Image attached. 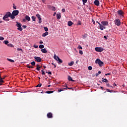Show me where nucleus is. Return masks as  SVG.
<instances>
[{
    "label": "nucleus",
    "instance_id": "f257e3e1",
    "mask_svg": "<svg viewBox=\"0 0 127 127\" xmlns=\"http://www.w3.org/2000/svg\"><path fill=\"white\" fill-rule=\"evenodd\" d=\"M18 13H19V11L18 10H14L12 11V14H11V19H14V18H15V16H16V15H18Z\"/></svg>",
    "mask_w": 127,
    "mask_h": 127
},
{
    "label": "nucleus",
    "instance_id": "f03ea898",
    "mask_svg": "<svg viewBox=\"0 0 127 127\" xmlns=\"http://www.w3.org/2000/svg\"><path fill=\"white\" fill-rule=\"evenodd\" d=\"M8 17H11V13L9 11L6 12L5 15L3 17V20H5V19L8 18Z\"/></svg>",
    "mask_w": 127,
    "mask_h": 127
},
{
    "label": "nucleus",
    "instance_id": "7ed1b4c3",
    "mask_svg": "<svg viewBox=\"0 0 127 127\" xmlns=\"http://www.w3.org/2000/svg\"><path fill=\"white\" fill-rule=\"evenodd\" d=\"M95 63L96 64H98L100 67H102L103 65H104V63L100 60L99 59H96V60L95 61Z\"/></svg>",
    "mask_w": 127,
    "mask_h": 127
},
{
    "label": "nucleus",
    "instance_id": "20e7f679",
    "mask_svg": "<svg viewBox=\"0 0 127 127\" xmlns=\"http://www.w3.org/2000/svg\"><path fill=\"white\" fill-rule=\"evenodd\" d=\"M114 23L117 26H121L122 22H121V20H120V19H116L114 21Z\"/></svg>",
    "mask_w": 127,
    "mask_h": 127
},
{
    "label": "nucleus",
    "instance_id": "39448f33",
    "mask_svg": "<svg viewBox=\"0 0 127 127\" xmlns=\"http://www.w3.org/2000/svg\"><path fill=\"white\" fill-rule=\"evenodd\" d=\"M16 26H17V30H19V31H22V28L21 27V23H18V22H16Z\"/></svg>",
    "mask_w": 127,
    "mask_h": 127
},
{
    "label": "nucleus",
    "instance_id": "423d86ee",
    "mask_svg": "<svg viewBox=\"0 0 127 127\" xmlns=\"http://www.w3.org/2000/svg\"><path fill=\"white\" fill-rule=\"evenodd\" d=\"M97 23H98L99 25V28L101 30H104V29H106V27L103 26L102 24H101L100 22H99L98 21H96Z\"/></svg>",
    "mask_w": 127,
    "mask_h": 127
},
{
    "label": "nucleus",
    "instance_id": "0eeeda50",
    "mask_svg": "<svg viewBox=\"0 0 127 127\" xmlns=\"http://www.w3.org/2000/svg\"><path fill=\"white\" fill-rule=\"evenodd\" d=\"M95 51L97 52H103L104 49L102 47H96L95 48Z\"/></svg>",
    "mask_w": 127,
    "mask_h": 127
},
{
    "label": "nucleus",
    "instance_id": "6e6552de",
    "mask_svg": "<svg viewBox=\"0 0 127 127\" xmlns=\"http://www.w3.org/2000/svg\"><path fill=\"white\" fill-rule=\"evenodd\" d=\"M101 24L103 26H108L109 25V22L108 21H101Z\"/></svg>",
    "mask_w": 127,
    "mask_h": 127
},
{
    "label": "nucleus",
    "instance_id": "1a4fd4ad",
    "mask_svg": "<svg viewBox=\"0 0 127 127\" xmlns=\"http://www.w3.org/2000/svg\"><path fill=\"white\" fill-rule=\"evenodd\" d=\"M48 8H49V9H51V10H53V11H55V10H56L57 9L56 8H55V7L51 6L50 5H48Z\"/></svg>",
    "mask_w": 127,
    "mask_h": 127
},
{
    "label": "nucleus",
    "instance_id": "9d476101",
    "mask_svg": "<svg viewBox=\"0 0 127 127\" xmlns=\"http://www.w3.org/2000/svg\"><path fill=\"white\" fill-rule=\"evenodd\" d=\"M34 59H35V61H36V62H41L42 59L39 57H34Z\"/></svg>",
    "mask_w": 127,
    "mask_h": 127
},
{
    "label": "nucleus",
    "instance_id": "9b49d317",
    "mask_svg": "<svg viewBox=\"0 0 127 127\" xmlns=\"http://www.w3.org/2000/svg\"><path fill=\"white\" fill-rule=\"evenodd\" d=\"M47 116L48 119H52V118H53V114H52L51 112L48 113Z\"/></svg>",
    "mask_w": 127,
    "mask_h": 127
},
{
    "label": "nucleus",
    "instance_id": "f8f14e48",
    "mask_svg": "<svg viewBox=\"0 0 127 127\" xmlns=\"http://www.w3.org/2000/svg\"><path fill=\"white\" fill-rule=\"evenodd\" d=\"M36 16L37 17V18H38L39 21V23H41L42 21H41V16L39 14H37Z\"/></svg>",
    "mask_w": 127,
    "mask_h": 127
},
{
    "label": "nucleus",
    "instance_id": "ddd939ff",
    "mask_svg": "<svg viewBox=\"0 0 127 127\" xmlns=\"http://www.w3.org/2000/svg\"><path fill=\"white\" fill-rule=\"evenodd\" d=\"M94 3L95 5H97V6H99V5H100V1L98 0H95L94 1Z\"/></svg>",
    "mask_w": 127,
    "mask_h": 127
},
{
    "label": "nucleus",
    "instance_id": "4468645a",
    "mask_svg": "<svg viewBox=\"0 0 127 127\" xmlns=\"http://www.w3.org/2000/svg\"><path fill=\"white\" fill-rule=\"evenodd\" d=\"M117 12L119 15H123V14H124V11L122 10H119Z\"/></svg>",
    "mask_w": 127,
    "mask_h": 127
},
{
    "label": "nucleus",
    "instance_id": "2eb2a0df",
    "mask_svg": "<svg viewBox=\"0 0 127 127\" xmlns=\"http://www.w3.org/2000/svg\"><path fill=\"white\" fill-rule=\"evenodd\" d=\"M41 52H42V53H45L46 54L48 52L47 51V50H46V48L43 49L41 50Z\"/></svg>",
    "mask_w": 127,
    "mask_h": 127
},
{
    "label": "nucleus",
    "instance_id": "dca6fc26",
    "mask_svg": "<svg viewBox=\"0 0 127 127\" xmlns=\"http://www.w3.org/2000/svg\"><path fill=\"white\" fill-rule=\"evenodd\" d=\"M58 59L57 60V61L59 62V63H63V61L59 58V57H57Z\"/></svg>",
    "mask_w": 127,
    "mask_h": 127
},
{
    "label": "nucleus",
    "instance_id": "f3484780",
    "mask_svg": "<svg viewBox=\"0 0 127 127\" xmlns=\"http://www.w3.org/2000/svg\"><path fill=\"white\" fill-rule=\"evenodd\" d=\"M25 18L26 20H27L28 21H30V17H29V16L26 15Z\"/></svg>",
    "mask_w": 127,
    "mask_h": 127
},
{
    "label": "nucleus",
    "instance_id": "a211bd4d",
    "mask_svg": "<svg viewBox=\"0 0 127 127\" xmlns=\"http://www.w3.org/2000/svg\"><path fill=\"white\" fill-rule=\"evenodd\" d=\"M73 24H74V23H73L72 22V21H69L67 22V25H68V26H72V25H73Z\"/></svg>",
    "mask_w": 127,
    "mask_h": 127
},
{
    "label": "nucleus",
    "instance_id": "6ab92c4d",
    "mask_svg": "<svg viewBox=\"0 0 127 127\" xmlns=\"http://www.w3.org/2000/svg\"><path fill=\"white\" fill-rule=\"evenodd\" d=\"M48 34H49L48 32H46L45 33H44L42 34V37H45V36H47V35H48Z\"/></svg>",
    "mask_w": 127,
    "mask_h": 127
},
{
    "label": "nucleus",
    "instance_id": "aec40b11",
    "mask_svg": "<svg viewBox=\"0 0 127 127\" xmlns=\"http://www.w3.org/2000/svg\"><path fill=\"white\" fill-rule=\"evenodd\" d=\"M68 81H71V82H75V80H73V79L70 76H68Z\"/></svg>",
    "mask_w": 127,
    "mask_h": 127
},
{
    "label": "nucleus",
    "instance_id": "412c9836",
    "mask_svg": "<svg viewBox=\"0 0 127 127\" xmlns=\"http://www.w3.org/2000/svg\"><path fill=\"white\" fill-rule=\"evenodd\" d=\"M102 82H105V83H109V80L106 78H102Z\"/></svg>",
    "mask_w": 127,
    "mask_h": 127
},
{
    "label": "nucleus",
    "instance_id": "4be33fe9",
    "mask_svg": "<svg viewBox=\"0 0 127 127\" xmlns=\"http://www.w3.org/2000/svg\"><path fill=\"white\" fill-rule=\"evenodd\" d=\"M68 66H73L74 65V61H71L70 63L68 64Z\"/></svg>",
    "mask_w": 127,
    "mask_h": 127
},
{
    "label": "nucleus",
    "instance_id": "5701e85b",
    "mask_svg": "<svg viewBox=\"0 0 127 127\" xmlns=\"http://www.w3.org/2000/svg\"><path fill=\"white\" fill-rule=\"evenodd\" d=\"M57 19H60V18H61V14H57Z\"/></svg>",
    "mask_w": 127,
    "mask_h": 127
},
{
    "label": "nucleus",
    "instance_id": "b1692460",
    "mask_svg": "<svg viewBox=\"0 0 127 127\" xmlns=\"http://www.w3.org/2000/svg\"><path fill=\"white\" fill-rule=\"evenodd\" d=\"M106 91L107 92H108L109 93H112V92H114V93H116V91H114L113 90H111L112 91H111V90H110V89H106Z\"/></svg>",
    "mask_w": 127,
    "mask_h": 127
},
{
    "label": "nucleus",
    "instance_id": "393cba45",
    "mask_svg": "<svg viewBox=\"0 0 127 127\" xmlns=\"http://www.w3.org/2000/svg\"><path fill=\"white\" fill-rule=\"evenodd\" d=\"M53 93V91H47L46 92V94H52Z\"/></svg>",
    "mask_w": 127,
    "mask_h": 127
},
{
    "label": "nucleus",
    "instance_id": "a878e982",
    "mask_svg": "<svg viewBox=\"0 0 127 127\" xmlns=\"http://www.w3.org/2000/svg\"><path fill=\"white\" fill-rule=\"evenodd\" d=\"M26 66L27 67V68H29V69L33 68V66H32V65H29V64H27Z\"/></svg>",
    "mask_w": 127,
    "mask_h": 127
},
{
    "label": "nucleus",
    "instance_id": "bb28decb",
    "mask_svg": "<svg viewBox=\"0 0 127 127\" xmlns=\"http://www.w3.org/2000/svg\"><path fill=\"white\" fill-rule=\"evenodd\" d=\"M39 48H40V49H43V48H44V45H40L39 46Z\"/></svg>",
    "mask_w": 127,
    "mask_h": 127
},
{
    "label": "nucleus",
    "instance_id": "cd10ccee",
    "mask_svg": "<svg viewBox=\"0 0 127 127\" xmlns=\"http://www.w3.org/2000/svg\"><path fill=\"white\" fill-rule=\"evenodd\" d=\"M36 17L34 16H32V19L33 20V21H35V19H36Z\"/></svg>",
    "mask_w": 127,
    "mask_h": 127
},
{
    "label": "nucleus",
    "instance_id": "c85d7f7f",
    "mask_svg": "<svg viewBox=\"0 0 127 127\" xmlns=\"http://www.w3.org/2000/svg\"><path fill=\"white\" fill-rule=\"evenodd\" d=\"M2 80V78H1V76H0V83H4V81H3Z\"/></svg>",
    "mask_w": 127,
    "mask_h": 127
},
{
    "label": "nucleus",
    "instance_id": "c756f323",
    "mask_svg": "<svg viewBox=\"0 0 127 127\" xmlns=\"http://www.w3.org/2000/svg\"><path fill=\"white\" fill-rule=\"evenodd\" d=\"M44 29L45 31H46V32H47V31H48V28H47V27H44Z\"/></svg>",
    "mask_w": 127,
    "mask_h": 127
},
{
    "label": "nucleus",
    "instance_id": "7c9ffc66",
    "mask_svg": "<svg viewBox=\"0 0 127 127\" xmlns=\"http://www.w3.org/2000/svg\"><path fill=\"white\" fill-rule=\"evenodd\" d=\"M7 45L8 47H13V45L11 44H8Z\"/></svg>",
    "mask_w": 127,
    "mask_h": 127
},
{
    "label": "nucleus",
    "instance_id": "2f4dec72",
    "mask_svg": "<svg viewBox=\"0 0 127 127\" xmlns=\"http://www.w3.org/2000/svg\"><path fill=\"white\" fill-rule=\"evenodd\" d=\"M4 43L6 45H7L8 44V43H9V42H8V41H4Z\"/></svg>",
    "mask_w": 127,
    "mask_h": 127
},
{
    "label": "nucleus",
    "instance_id": "473e14b6",
    "mask_svg": "<svg viewBox=\"0 0 127 127\" xmlns=\"http://www.w3.org/2000/svg\"><path fill=\"white\" fill-rule=\"evenodd\" d=\"M8 61H9V62H12V63H14V61H13V60L11 59H7Z\"/></svg>",
    "mask_w": 127,
    "mask_h": 127
},
{
    "label": "nucleus",
    "instance_id": "72a5a7b5",
    "mask_svg": "<svg viewBox=\"0 0 127 127\" xmlns=\"http://www.w3.org/2000/svg\"><path fill=\"white\" fill-rule=\"evenodd\" d=\"M31 65H32V66H35V64H36L35 62H31Z\"/></svg>",
    "mask_w": 127,
    "mask_h": 127
},
{
    "label": "nucleus",
    "instance_id": "f704fd0d",
    "mask_svg": "<svg viewBox=\"0 0 127 127\" xmlns=\"http://www.w3.org/2000/svg\"><path fill=\"white\" fill-rule=\"evenodd\" d=\"M41 68V66L40 67H37L36 68V70H37V71H40V68Z\"/></svg>",
    "mask_w": 127,
    "mask_h": 127
},
{
    "label": "nucleus",
    "instance_id": "c9c22d12",
    "mask_svg": "<svg viewBox=\"0 0 127 127\" xmlns=\"http://www.w3.org/2000/svg\"><path fill=\"white\" fill-rule=\"evenodd\" d=\"M46 73L49 74V75H52V72L51 71H46Z\"/></svg>",
    "mask_w": 127,
    "mask_h": 127
},
{
    "label": "nucleus",
    "instance_id": "e433bc0d",
    "mask_svg": "<svg viewBox=\"0 0 127 127\" xmlns=\"http://www.w3.org/2000/svg\"><path fill=\"white\" fill-rule=\"evenodd\" d=\"M106 86L107 87H110L111 88H113V86H112V85H110L109 83H107Z\"/></svg>",
    "mask_w": 127,
    "mask_h": 127
},
{
    "label": "nucleus",
    "instance_id": "4c0bfd02",
    "mask_svg": "<svg viewBox=\"0 0 127 127\" xmlns=\"http://www.w3.org/2000/svg\"><path fill=\"white\" fill-rule=\"evenodd\" d=\"M88 70H89L90 71H91V70H92V66H89L88 67Z\"/></svg>",
    "mask_w": 127,
    "mask_h": 127
},
{
    "label": "nucleus",
    "instance_id": "58836bf2",
    "mask_svg": "<svg viewBox=\"0 0 127 127\" xmlns=\"http://www.w3.org/2000/svg\"><path fill=\"white\" fill-rule=\"evenodd\" d=\"M54 58L55 60H57V59H58V58H57V56H56V55H55L54 56Z\"/></svg>",
    "mask_w": 127,
    "mask_h": 127
},
{
    "label": "nucleus",
    "instance_id": "ea45409f",
    "mask_svg": "<svg viewBox=\"0 0 127 127\" xmlns=\"http://www.w3.org/2000/svg\"><path fill=\"white\" fill-rule=\"evenodd\" d=\"M64 89L65 88L58 89V92H62V91H64Z\"/></svg>",
    "mask_w": 127,
    "mask_h": 127
},
{
    "label": "nucleus",
    "instance_id": "a19ab883",
    "mask_svg": "<svg viewBox=\"0 0 127 127\" xmlns=\"http://www.w3.org/2000/svg\"><path fill=\"white\" fill-rule=\"evenodd\" d=\"M64 86H65V89H69L70 90H71L72 89V87L68 88V86H67V84H65Z\"/></svg>",
    "mask_w": 127,
    "mask_h": 127
},
{
    "label": "nucleus",
    "instance_id": "79ce46f5",
    "mask_svg": "<svg viewBox=\"0 0 127 127\" xmlns=\"http://www.w3.org/2000/svg\"><path fill=\"white\" fill-rule=\"evenodd\" d=\"M81 24H82V22H81V21H78L77 25H81Z\"/></svg>",
    "mask_w": 127,
    "mask_h": 127
},
{
    "label": "nucleus",
    "instance_id": "37998d69",
    "mask_svg": "<svg viewBox=\"0 0 127 127\" xmlns=\"http://www.w3.org/2000/svg\"><path fill=\"white\" fill-rule=\"evenodd\" d=\"M17 51H21V52H23V51L21 49L17 48Z\"/></svg>",
    "mask_w": 127,
    "mask_h": 127
},
{
    "label": "nucleus",
    "instance_id": "c03bdc74",
    "mask_svg": "<svg viewBox=\"0 0 127 127\" xmlns=\"http://www.w3.org/2000/svg\"><path fill=\"white\" fill-rule=\"evenodd\" d=\"M83 1V3L84 4V3H86L87 2V1H88V0H82Z\"/></svg>",
    "mask_w": 127,
    "mask_h": 127
},
{
    "label": "nucleus",
    "instance_id": "a18cd8bd",
    "mask_svg": "<svg viewBox=\"0 0 127 127\" xmlns=\"http://www.w3.org/2000/svg\"><path fill=\"white\" fill-rule=\"evenodd\" d=\"M41 86H42V84H41V83H40L39 84H38L36 87H41Z\"/></svg>",
    "mask_w": 127,
    "mask_h": 127
},
{
    "label": "nucleus",
    "instance_id": "49530a36",
    "mask_svg": "<svg viewBox=\"0 0 127 127\" xmlns=\"http://www.w3.org/2000/svg\"><path fill=\"white\" fill-rule=\"evenodd\" d=\"M42 75H45V72L43 71V69L41 70Z\"/></svg>",
    "mask_w": 127,
    "mask_h": 127
},
{
    "label": "nucleus",
    "instance_id": "de8ad7c7",
    "mask_svg": "<svg viewBox=\"0 0 127 127\" xmlns=\"http://www.w3.org/2000/svg\"><path fill=\"white\" fill-rule=\"evenodd\" d=\"M78 49H83V48L82 47V46L79 45L78 47Z\"/></svg>",
    "mask_w": 127,
    "mask_h": 127
},
{
    "label": "nucleus",
    "instance_id": "09e8293b",
    "mask_svg": "<svg viewBox=\"0 0 127 127\" xmlns=\"http://www.w3.org/2000/svg\"><path fill=\"white\" fill-rule=\"evenodd\" d=\"M79 54H80L81 55H83V51H79Z\"/></svg>",
    "mask_w": 127,
    "mask_h": 127
},
{
    "label": "nucleus",
    "instance_id": "8fccbe9b",
    "mask_svg": "<svg viewBox=\"0 0 127 127\" xmlns=\"http://www.w3.org/2000/svg\"><path fill=\"white\" fill-rule=\"evenodd\" d=\"M4 38L2 37H0V40H3Z\"/></svg>",
    "mask_w": 127,
    "mask_h": 127
},
{
    "label": "nucleus",
    "instance_id": "3c124183",
    "mask_svg": "<svg viewBox=\"0 0 127 127\" xmlns=\"http://www.w3.org/2000/svg\"><path fill=\"white\" fill-rule=\"evenodd\" d=\"M34 48H37L38 47V46H37L36 45H34Z\"/></svg>",
    "mask_w": 127,
    "mask_h": 127
},
{
    "label": "nucleus",
    "instance_id": "603ef678",
    "mask_svg": "<svg viewBox=\"0 0 127 127\" xmlns=\"http://www.w3.org/2000/svg\"><path fill=\"white\" fill-rule=\"evenodd\" d=\"M65 8H63L62 10V11L63 12H65Z\"/></svg>",
    "mask_w": 127,
    "mask_h": 127
},
{
    "label": "nucleus",
    "instance_id": "864d4df0",
    "mask_svg": "<svg viewBox=\"0 0 127 127\" xmlns=\"http://www.w3.org/2000/svg\"><path fill=\"white\" fill-rule=\"evenodd\" d=\"M111 75V73H106L105 76H108Z\"/></svg>",
    "mask_w": 127,
    "mask_h": 127
},
{
    "label": "nucleus",
    "instance_id": "5fc2aeb1",
    "mask_svg": "<svg viewBox=\"0 0 127 127\" xmlns=\"http://www.w3.org/2000/svg\"><path fill=\"white\" fill-rule=\"evenodd\" d=\"M22 27L24 28V29H25V28H26L27 26H26V25H23L22 26Z\"/></svg>",
    "mask_w": 127,
    "mask_h": 127
},
{
    "label": "nucleus",
    "instance_id": "6e6d98bb",
    "mask_svg": "<svg viewBox=\"0 0 127 127\" xmlns=\"http://www.w3.org/2000/svg\"><path fill=\"white\" fill-rule=\"evenodd\" d=\"M92 21L93 24H95V20H94L92 19Z\"/></svg>",
    "mask_w": 127,
    "mask_h": 127
},
{
    "label": "nucleus",
    "instance_id": "4d7b16f0",
    "mask_svg": "<svg viewBox=\"0 0 127 127\" xmlns=\"http://www.w3.org/2000/svg\"><path fill=\"white\" fill-rule=\"evenodd\" d=\"M14 9H16V6H13Z\"/></svg>",
    "mask_w": 127,
    "mask_h": 127
},
{
    "label": "nucleus",
    "instance_id": "13d9d810",
    "mask_svg": "<svg viewBox=\"0 0 127 127\" xmlns=\"http://www.w3.org/2000/svg\"><path fill=\"white\" fill-rule=\"evenodd\" d=\"M104 38H105V39H108V38H107V36H104Z\"/></svg>",
    "mask_w": 127,
    "mask_h": 127
},
{
    "label": "nucleus",
    "instance_id": "bf43d9fd",
    "mask_svg": "<svg viewBox=\"0 0 127 127\" xmlns=\"http://www.w3.org/2000/svg\"><path fill=\"white\" fill-rule=\"evenodd\" d=\"M39 43H40V44H43V42L40 41V42H39Z\"/></svg>",
    "mask_w": 127,
    "mask_h": 127
},
{
    "label": "nucleus",
    "instance_id": "052dcab7",
    "mask_svg": "<svg viewBox=\"0 0 127 127\" xmlns=\"http://www.w3.org/2000/svg\"><path fill=\"white\" fill-rule=\"evenodd\" d=\"M101 73L102 72H101V71H99L97 73L99 74H101Z\"/></svg>",
    "mask_w": 127,
    "mask_h": 127
},
{
    "label": "nucleus",
    "instance_id": "680f3d73",
    "mask_svg": "<svg viewBox=\"0 0 127 127\" xmlns=\"http://www.w3.org/2000/svg\"><path fill=\"white\" fill-rule=\"evenodd\" d=\"M5 21H9V19H7V18L6 19H5Z\"/></svg>",
    "mask_w": 127,
    "mask_h": 127
},
{
    "label": "nucleus",
    "instance_id": "e2e57ef3",
    "mask_svg": "<svg viewBox=\"0 0 127 127\" xmlns=\"http://www.w3.org/2000/svg\"><path fill=\"white\" fill-rule=\"evenodd\" d=\"M23 21H24V22H25L26 21V19H23Z\"/></svg>",
    "mask_w": 127,
    "mask_h": 127
},
{
    "label": "nucleus",
    "instance_id": "0e129e2a",
    "mask_svg": "<svg viewBox=\"0 0 127 127\" xmlns=\"http://www.w3.org/2000/svg\"><path fill=\"white\" fill-rule=\"evenodd\" d=\"M43 67H44V69H46V66L44 65V66H43Z\"/></svg>",
    "mask_w": 127,
    "mask_h": 127
},
{
    "label": "nucleus",
    "instance_id": "69168bd1",
    "mask_svg": "<svg viewBox=\"0 0 127 127\" xmlns=\"http://www.w3.org/2000/svg\"><path fill=\"white\" fill-rule=\"evenodd\" d=\"M113 85H114V86H117V84L116 83H114Z\"/></svg>",
    "mask_w": 127,
    "mask_h": 127
},
{
    "label": "nucleus",
    "instance_id": "338daca9",
    "mask_svg": "<svg viewBox=\"0 0 127 127\" xmlns=\"http://www.w3.org/2000/svg\"><path fill=\"white\" fill-rule=\"evenodd\" d=\"M99 75V74L97 73H96V77H98V75Z\"/></svg>",
    "mask_w": 127,
    "mask_h": 127
},
{
    "label": "nucleus",
    "instance_id": "774afa93",
    "mask_svg": "<svg viewBox=\"0 0 127 127\" xmlns=\"http://www.w3.org/2000/svg\"><path fill=\"white\" fill-rule=\"evenodd\" d=\"M37 67H40L39 64H37Z\"/></svg>",
    "mask_w": 127,
    "mask_h": 127
}]
</instances>
